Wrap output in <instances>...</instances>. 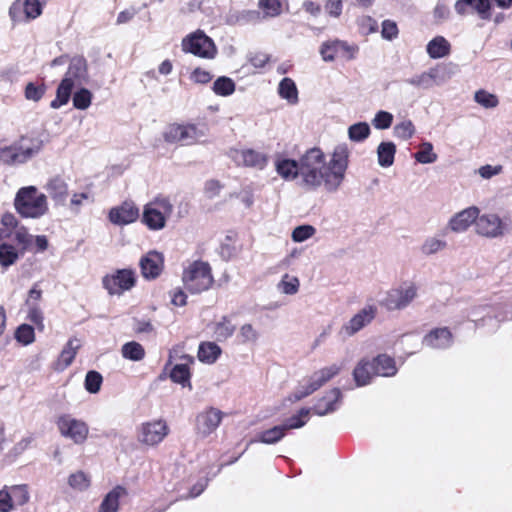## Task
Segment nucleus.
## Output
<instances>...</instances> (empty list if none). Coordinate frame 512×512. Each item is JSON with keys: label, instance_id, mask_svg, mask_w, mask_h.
Returning a JSON list of instances; mask_svg holds the SVG:
<instances>
[{"label": "nucleus", "instance_id": "nucleus-1", "mask_svg": "<svg viewBox=\"0 0 512 512\" xmlns=\"http://www.w3.org/2000/svg\"><path fill=\"white\" fill-rule=\"evenodd\" d=\"M351 150L346 143L336 145L327 158L319 148L307 150L295 161L280 158L275 161L277 173L287 181L301 179V184L311 190L323 186L327 192H336L343 184L349 167Z\"/></svg>", "mask_w": 512, "mask_h": 512}, {"label": "nucleus", "instance_id": "nucleus-2", "mask_svg": "<svg viewBox=\"0 0 512 512\" xmlns=\"http://www.w3.org/2000/svg\"><path fill=\"white\" fill-rule=\"evenodd\" d=\"M87 63L82 57H75L70 61L68 70L56 89V97L51 101L50 107L59 109L66 105L71 97L72 90L87 81Z\"/></svg>", "mask_w": 512, "mask_h": 512}, {"label": "nucleus", "instance_id": "nucleus-3", "mask_svg": "<svg viewBox=\"0 0 512 512\" xmlns=\"http://www.w3.org/2000/svg\"><path fill=\"white\" fill-rule=\"evenodd\" d=\"M14 207L22 217L32 219L41 218L49 210L47 196L35 186L20 188L14 199Z\"/></svg>", "mask_w": 512, "mask_h": 512}, {"label": "nucleus", "instance_id": "nucleus-4", "mask_svg": "<svg viewBox=\"0 0 512 512\" xmlns=\"http://www.w3.org/2000/svg\"><path fill=\"white\" fill-rule=\"evenodd\" d=\"M43 142L35 137H22L10 146L0 148V163L6 165L24 164L42 149Z\"/></svg>", "mask_w": 512, "mask_h": 512}, {"label": "nucleus", "instance_id": "nucleus-5", "mask_svg": "<svg viewBox=\"0 0 512 512\" xmlns=\"http://www.w3.org/2000/svg\"><path fill=\"white\" fill-rule=\"evenodd\" d=\"M207 133L208 127L204 123H174L166 127L163 138L170 144L191 146L202 143Z\"/></svg>", "mask_w": 512, "mask_h": 512}, {"label": "nucleus", "instance_id": "nucleus-6", "mask_svg": "<svg viewBox=\"0 0 512 512\" xmlns=\"http://www.w3.org/2000/svg\"><path fill=\"white\" fill-rule=\"evenodd\" d=\"M511 228L509 215H499L496 212H478L475 233L482 238L498 239L504 237Z\"/></svg>", "mask_w": 512, "mask_h": 512}, {"label": "nucleus", "instance_id": "nucleus-7", "mask_svg": "<svg viewBox=\"0 0 512 512\" xmlns=\"http://www.w3.org/2000/svg\"><path fill=\"white\" fill-rule=\"evenodd\" d=\"M173 212V204L166 197H156L143 207L142 223L149 230L160 231L166 227V222Z\"/></svg>", "mask_w": 512, "mask_h": 512}, {"label": "nucleus", "instance_id": "nucleus-8", "mask_svg": "<svg viewBox=\"0 0 512 512\" xmlns=\"http://www.w3.org/2000/svg\"><path fill=\"white\" fill-rule=\"evenodd\" d=\"M417 296L418 286L412 281H404L387 290L379 304L388 311L404 310Z\"/></svg>", "mask_w": 512, "mask_h": 512}, {"label": "nucleus", "instance_id": "nucleus-9", "mask_svg": "<svg viewBox=\"0 0 512 512\" xmlns=\"http://www.w3.org/2000/svg\"><path fill=\"white\" fill-rule=\"evenodd\" d=\"M183 283L191 293L208 290L213 283L211 268L208 263L196 261L183 273Z\"/></svg>", "mask_w": 512, "mask_h": 512}, {"label": "nucleus", "instance_id": "nucleus-10", "mask_svg": "<svg viewBox=\"0 0 512 512\" xmlns=\"http://www.w3.org/2000/svg\"><path fill=\"white\" fill-rule=\"evenodd\" d=\"M55 424L59 434L76 445H81L88 439L89 426L82 419L71 414H61L56 418Z\"/></svg>", "mask_w": 512, "mask_h": 512}, {"label": "nucleus", "instance_id": "nucleus-11", "mask_svg": "<svg viewBox=\"0 0 512 512\" xmlns=\"http://www.w3.org/2000/svg\"><path fill=\"white\" fill-rule=\"evenodd\" d=\"M170 428L164 419H153L137 427V441L146 447H156L169 435Z\"/></svg>", "mask_w": 512, "mask_h": 512}, {"label": "nucleus", "instance_id": "nucleus-12", "mask_svg": "<svg viewBox=\"0 0 512 512\" xmlns=\"http://www.w3.org/2000/svg\"><path fill=\"white\" fill-rule=\"evenodd\" d=\"M182 50L204 59H213L217 54L214 41L201 30L187 35L182 40Z\"/></svg>", "mask_w": 512, "mask_h": 512}, {"label": "nucleus", "instance_id": "nucleus-13", "mask_svg": "<svg viewBox=\"0 0 512 512\" xmlns=\"http://www.w3.org/2000/svg\"><path fill=\"white\" fill-rule=\"evenodd\" d=\"M42 10L40 0H15L9 7L8 15L13 25L26 24L37 19Z\"/></svg>", "mask_w": 512, "mask_h": 512}, {"label": "nucleus", "instance_id": "nucleus-14", "mask_svg": "<svg viewBox=\"0 0 512 512\" xmlns=\"http://www.w3.org/2000/svg\"><path fill=\"white\" fill-rule=\"evenodd\" d=\"M340 371V368L333 364L331 366L324 367L318 371H315L305 383L299 385V387L294 392V398L296 400H301L313 392L321 388L328 381H330L333 377H335Z\"/></svg>", "mask_w": 512, "mask_h": 512}, {"label": "nucleus", "instance_id": "nucleus-15", "mask_svg": "<svg viewBox=\"0 0 512 512\" xmlns=\"http://www.w3.org/2000/svg\"><path fill=\"white\" fill-rule=\"evenodd\" d=\"M229 158L239 167L263 170L269 162L267 154L251 148H232Z\"/></svg>", "mask_w": 512, "mask_h": 512}, {"label": "nucleus", "instance_id": "nucleus-16", "mask_svg": "<svg viewBox=\"0 0 512 512\" xmlns=\"http://www.w3.org/2000/svg\"><path fill=\"white\" fill-rule=\"evenodd\" d=\"M357 51V46L340 40L326 41L322 43L319 50L325 62H332L338 58L346 61L352 60L356 57Z\"/></svg>", "mask_w": 512, "mask_h": 512}, {"label": "nucleus", "instance_id": "nucleus-17", "mask_svg": "<svg viewBox=\"0 0 512 512\" xmlns=\"http://www.w3.org/2000/svg\"><path fill=\"white\" fill-rule=\"evenodd\" d=\"M135 273L129 269L118 270L103 279V285L111 295H120L135 285Z\"/></svg>", "mask_w": 512, "mask_h": 512}, {"label": "nucleus", "instance_id": "nucleus-18", "mask_svg": "<svg viewBox=\"0 0 512 512\" xmlns=\"http://www.w3.org/2000/svg\"><path fill=\"white\" fill-rule=\"evenodd\" d=\"M223 419V413L214 407H209L196 416L195 431L206 438L216 431Z\"/></svg>", "mask_w": 512, "mask_h": 512}, {"label": "nucleus", "instance_id": "nucleus-19", "mask_svg": "<svg viewBox=\"0 0 512 512\" xmlns=\"http://www.w3.org/2000/svg\"><path fill=\"white\" fill-rule=\"evenodd\" d=\"M377 308L374 305H366L353 315L342 328L341 333L351 337L366 326H368L376 317Z\"/></svg>", "mask_w": 512, "mask_h": 512}, {"label": "nucleus", "instance_id": "nucleus-20", "mask_svg": "<svg viewBox=\"0 0 512 512\" xmlns=\"http://www.w3.org/2000/svg\"><path fill=\"white\" fill-rule=\"evenodd\" d=\"M449 76H446L443 72V68L436 66L424 71L420 74H416L406 80V83L418 89H430L434 85H442L448 80Z\"/></svg>", "mask_w": 512, "mask_h": 512}, {"label": "nucleus", "instance_id": "nucleus-21", "mask_svg": "<svg viewBox=\"0 0 512 512\" xmlns=\"http://www.w3.org/2000/svg\"><path fill=\"white\" fill-rule=\"evenodd\" d=\"M479 207L469 206L455 213L450 217L447 223L448 229L453 233H464L473 224L476 227Z\"/></svg>", "mask_w": 512, "mask_h": 512}, {"label": "nucleus", "instance_id": "nucleus-22", "mask_svg": "<svg viewBox=\"0 0 512 512\" xmlns=\"http://www.w3.org/2000/svg\"><path fill=\"white\" fill-rule=\"evenodd\" d=\"M141 274L145 279L157 278L164 267V257L160 252L149 251L140 260Z\"/></svg>", "mask_w": 512, "mask_h": 512}, {"label": "nucleus", "instance_id": "nucleus-23", "mask_svg": "<svg viewBox=\"0 0 512 512\" xmlns=\"http://www.w3.org/2000/svg\"><path fill=\"white\" fill-rule=\"evenodd\" d=\"M108 217L115 225H128L138 219L139 209L132 202H124L120 206L112 208Z\"/></svg>", "mask_w": 512, "mask_h": 512}, {"label": "nucleus", "instance_id": "nucleus-24", "mask_svg": "<svg viewBox=\"0 0 512 512\" xmlns=\"http://www.w3.org/2000/svg\"><path fill=\"white\" fill-rule=\"evenodd\" d=\"M44 189L54 202L55 206H65L68 198V183L61 176H54L48 179Z\"/></svg>", "mask_w": 512, "mask_h": 512}, {"label": "nucleus", "instance_id": "nucleus-25", "mask_svg": "<svg viewBox=\"0 0 512 512\" xmlns=\"http://www.w3.org/2000/svg\"><path fill=\"white\" fill-rule=\"evenodd\" d=\"M342 400V392L339 388H333L329 390L323 397L317 400L313 406V411L319 416H325L327 414L336 411Z\"/></svg>", "mask_w": 512, "mask_h": 512}, {"label": "nucleus", "instance_id": "nucleus-26", "mask_svg": "<svg viewBox=\"0 0 512 512\" xmlns=\"http://www.w3.org/2000/svg\"><path fill=\"white\" fill-rule=\"evenodd\" d=\"M490 0H458L455 10L461 15L476 13L482 19L490 17Z\"/></svg>", "mask_w": 512, "mask_h": 512}, {"label": "nucleus", "instance_id": "nucleus-27", "mask_svg": "<svg viewBox=\"0 0 512 512\" xmlns=\"http://www.w3.org/2000/svg\"><path fill=\"white\" fill-rule=\"evenodd\" d=\"M423 344L433 349H445L452 344V334L447 328H436L426 334Z\"/></svg>", "mask_w": 512, "mask_h": 512}, {"label": "nucleus", "instance_id": "nucleus-28", "mask_svg": "<svg viewBox=\"0 0 512 512\" xmlns=\"http://www.w3.org/2000/svg\"><path fill=\"white\" fill-rule=\"evenodd\" d=\"M128 495L124 486L117 485L110 490L103 498L99 505L98 512H118L120 507V499Z\"/></svg>", "mask_w": 512, "mask_h": 512}, {"label": "nucleus", "instance_id": "nucleus-29", "mask_svg": "<svg viewBox=\"0 0 512 512\" xmlns=\"http://www.w3.org/2000/svg\"><path fill=\"white\" fill-rule=\"evenodd\" d=\"M80 347L81 341L78 338H70L57 359L56 369L62 371L69 367L75 359Z\"/></svg>", "mask_w": 512, "mask_h": 512}, {"label": "nucleus", "instance_id": "nucleus-30", "mask_svg": "<svg viewBox=\"0 0 512 512\" xmlns=\"http://www.w3.org/2000/svg\"><path fill=\"white\" fill-rule=\"evenodd\" d=\"M372 364L374 373L381 377H393L397 374L398 368L393 357L387 354H380L373 358Z\"/></svg>", "mask_w": 512, "mask_h": 512}, {"label": "nucleus", "instance_id": "nucleus-31", "mask_svg": "<svg viewBox=\"0 0 512 512\" xmlns=\"http://www.w3.org/2000/svg\"><path fill=\"white\" fill-rule=\"evenodd\" d=\"M194 363H174L169 373L170 379L182 387L192 389L190 366Z\"/></svg>", "mask_w": 512, "mask_h": 512}, {"label": "nucleus", "instance_id": "nucleus-32", "mask_svg": "<svg viewBox=\"0 0 512 512\" xmlns=\"http://www.w3.org/2000/svg\"><path fill=\"white\" fill-rule=\"evenodd\" d=\"M450 43L443 36H436L426 46L427 54L432 59L444 58L450 53Z\"/></svg>", "mask_w": 512, "mask_h": 512}, {"label": "nucleus", "instance_id": "nucleus-33", "mask_svg": "<svg viewBox=\"0 0 512 512\" xmlns=\"http://www.w3.org/2000/svg\"><path fill=\"white\" fill-rule=\"evenodd\" d=\"M376 376L372 361L361 360L353 371V377L357 386H365L369 384L372 378Z\"/></svg>", "mask_w": 512, "mask_h": 512}, {"label": "nucleus", "instance_id": "nucleus-34", "mask_svg": "<svg viewBox=\"0 0 512 512\" xmlns=\"http://www.w3.org/2000/svg\"><path fill=\"white\" fill-rule=\"evenodd\" d=\"M377 161L383 168L391 167L394 163L396 145L391 141H383L377 147Z\"/></svg>", "mask_w": 512, "mask_h": 512}, {"label": "nucleus", "instance_id": "nucleus-35", "mask_svg": "<svg viewBox=\"0 0 512 512\" xmlns=\"http://www.w3.org/2000/svg\"><path fill=\"white\" fill-rule=\"evenodd\" d=\"M221 348L214 342H202L198 348V359L205 364H213L221 355Z\"/></svg>", "mask_w": 512, "mask_h": 512}, {"label": "nucleus", "instance_id": "nucleus-36", "mask_svg": "<svg viewBox=\"0 0 512 512\" xmlns=\"http://www.w3.org/2000/svg\"><path fill=\"white\" fill-rule=\"evenodd\" d=\"M278 94L290 105H295L299 101L298 89L291 78L286 77L280 81L278 85Z\"/></svg>", "mask_w": 512, "mask_h": 512}, {"label": "nucleus", "instance_id": "nucleus-37", "mask_svg": "<svg viewBox=\"0 0 512 512\" xmlns=\"http://www.w3.org/2000/svg\"><path fill=\"white\" fill-rule=\"evenodd\" d=\"M262 18L261 12L257 10H242L230 14L228 21L234 24L258 23Z\"/></svg>", "mask_w": 512, "mask_h": 512}, {"label": "nucleus", "instance_id": "nucleus-38", "mask_svg": "<svg viewBox=\"0 0 512 512\" xmlns=\"http://www.w3.org/2000/svg\"><path fill=\"white\" fill-rule=\"evenodd\" d=\"M285 433V427L278 425L259 433L254 440L250 441V443L261 442L264 444H274L280 441L285 436Z\"/></svg>", "mask_w": 512, "mask_h": 512}, {"label": "nucleus", "instance_id": "nucleus-39", "mask_svg": "<svg viewBox=\"0 0 512 512\" xmlns=\"http://www.w3.org/2000/svg\"><path fill=\"white\" fill-rule=\"evenodd\" d=\"M447 247L445 239L438 236H431L424 240L420 247V251L425 256H431L437 254Z\"/></svg>", "mask_w": 512, "mask_h": 512}, {"label": "nucleus", "instance_id": "nucleus-40", "mask_svg": "<svg viewBox=\"0 0 512 512\" xmlns=\"http://www.w3.org/2000/svg\"><path fill=\"white\" fill-rule=\"evenodd\" d=\"M121 354L123 358L137 362L143 360L146 353L144 347L140 343L130 341L122 346Z\"/></svg>", "mask_w": 512, "mask_h": 512}, {"label": "nucleus", "instance_id": "nucleus-41", "mask_svg": "<svg viewBox=\"0 0 512 512\" xmlns=\"http://www.w3.org/2000/svg\"><path fill=\"white\" fill-rule=\"evenodd\" d=\"M68 485L75 491L85 492L91 486V478L84 471H76L69 475Z\"/></svg>", "mask_w": 512, "mask_h": 512}, {"label": "nucleus", "instance_id": "nucleus-42", "mask_svg": "<svg viewBox=\"0 0 512 512\" xmlns=\"http://www.w3.org/2000/svg\"><path fill=\"white\" fill-rule=\"evenodd\" d=\"M93 202V197L89 192H75L71 195L69 202H66L68 210L73 214H78L81 208Z\"/></svg>", "mask_w": 512, "mask_h": 512}, {"label": "nucleus", "instance_id": "nucleus-43", "mask_svg": "<svg viewBox=\"0 0 512 512\" xmlns=\"http://www.w3.org/2000/svg\"><path fill=\"white\" fill-rule=\"evenodd\" d=\"M348 138L352 142H363L371 133L370 126L367 122H358L348 127Z\"/></svg>", "mask_w": 512, "mask_h": 512}, {"label": "nucleus", "instance_id": "nucleus-44", "mask_svg": "<svg viewBox=\"0 0 512 512\" xmlns=\"http://www.w3.org/2000/svg\"><path fill=\"white\" fill-rule=\"evenodd\" d=\"M212 89L216 95L227 97L234 93L235 83L231 78L221 76L215 80Z\"/></svg>", "mask_w": 512, "mask_h": 512}, {"label": "nucleus", "instance_id": "nucleus-45", "mask_svg": "<svg viewBox=\"0 0 512 512\" xmlns=\"http://www.w3.org/2000/svg\"><path fill=\"white\" fill-rule=\"evenodd\" d=\"M300 281L296 276L284 274L277 284L278 290L286 295H294L299 291Z\"/></svg>", "mask_w": 512, "mask_h": 512}, {"label": "nucleus", "instance_id": "nucleus-46", "mask_svg": "<svg viewBox=\"0 0 512 512\" xmlns=\"http://www.w3.org/2000/svg\"><path fill=\"white\" fill-rule=\"evenodd\" d=\"M415 159L421 164H431L437 161L438 155L433 150L430 142H423L419 147V151L414 155Z\"/></svg>", "mask_w": 512, "mask_h": 512}, {"label": "nucleus", "instance_id": "nucleus-47", "mask_svg": "<svg viewBox=\"0 0 512 512\" xmlns=\"http://www.w3.org/2000/svg\"><path fill=\"white\" fill-rule=\"evenodd\" d=\"M259 8L263 11L262 18H274L282 13L280 0H259Z\"/></svg>", "mask_w": 512, "mask_h": 512}, {"label": "nucleus", "instance_id": "nucleus-48", "mask_svg": "<svg viewBox=\"0 0 512 512\" xmlns=\"http://www.w3.org/2000/svg\"><path fill=\"white\" fill-rule=\"evenodd\" d=\"M93 99V94L86 88L78 89L72 98L74 108L78 110H87Z\"/></svg>", "mask_w": 512, "mask_h": 512}, {"label": "nucleus", "instance_id": "nucleus-49", "mask_svg": "<svg viewBox=\"0 0 512 512\" xmlns=\"http://www.w3.org/2000/svg\"><path fill=\"white\" fill-rule=\"evenodd\" d=\"M194 363V357L187 354L184 350V346L181 344L173 346L169 351V359L168 365H172L174 363Z\"/></svg>", "mask_w": 512, "mask_h": 512}, {"label": "nucleus", "instance_id": "nucleus-50", "mask_svg": "<svg viewBox=\"0 0 512 512\" xmlns=\"http://www.w3.org/2000/svg\"><path fill=\"white\" fill-rule=\"evenodd\" d=\"M46 92L45 84L29 82L24 89V97L27 101L39 102Z\"/></svg>", "mask_w": 512, "mask_h": 512}, {"label": "nucleus", "instance_id": "nucleus-51", "mask_svg": "<svg viewBox=\"0 0 512 512\" xmlns=\"http://www.w3.org/2000/svg\"><path fill=\"white\" fill-rule=\"evenodd\" d=\"M8 489L11 494L13 505L16 504L22 506L29 502L30 495L27 485H13L9 486Z\"/></svg>", "mask_w": 512, "mask_h": 512}, {"label": "nucleus", "instance_id": "nucleus-52", "mask_svg": "<svg viewBox=\"0 0 512 512\" xmlns=\"http://www.w3.org/2000/svg\"><path fill=\"white\" fill-rule=\"evenodd\" d=\"M474 100L477 104H479L480 106H482L486 109L495 108L499 104L498 97L495 94L490 93L483 89H480L475 92Z\"/></svg>", "mask_w": 512, "mask_h": 512}, {"label": "nucleus", "instance_id": "nucleus-53", "mask_svg": "<svg viewBox=\"0 0 512 512\" xmlns=\"http://www.w3.org/2000/svg\"><path fill=\"white\" fill-rule=\"evenodd\" d=\"M310 409L302 408L296 415L288 418L282 426L285 427V431L289 429H297L303 427L309 417Z\"/></svg>", "mask_w": 512, "mask_h": 512}, {"label": "nucleus", "instance_id": "nucleus-54", "mask_svg": "<svg viewBox=\"0 0 512 512\" xmlns=\"http://www.w3.org/2000/svg\"><path fill=\"white\" fill-rule=\"evenodd\" d=\"M415 126L411 120H403L399 123H397L393 128L394 136L402 139V140H408L413 137L415 134Z\"/></svg>", "mask_w": 512, "mask_h": 512}, {"label": "nucleus", "instance_id": "nucleus-55", "mask_svg": "<svg viewBox=\"0 0 512 512\" xmlns=\"http://www.w3.org/2000/svg\"><path fill=\"white\" fill-rule=\"evenodd\" d=\"M18 259V252L16 248L10 244L0 245V265L8 267L16 262Z\"/></svg>", "mask_w": 512, "mask_h": 512}, {"label": "nucleus", "instance_id": "nucleus-56", "mask_svg": "<svg viewBox=\"0 0 512 512\" xmlns=\"http://www.w3.org/2000/svg\"><path fill=\"white\" fill-rule=\"evenodd\" d=\"M235 331V326L228 318L224 317L215 324L214 333L219 340H226Z\"/></svg>", "mask_w": 512, "mask_h": 512}, {"label": "nucleus", "instance_id": "nucleus-57", "mask_svg": "<svg viewBox=\"0 0 512 512\" xmlns=\"http://www.w3.org/2000/svg\"><path fill=\"white\" fill-rule=\"evenodd\" d=\"M102 382L103 378L101 374L92 370L86 374L84 386L89 393L96 394L100 391Z\"/></svg>", "mask_w": 512, "mask_h": 512}, {"label": "nucleus", "instance_id": "nucleus-58", "mask_svg": "<svg viewBox=\"0 0 512 512\" xmlns=\"http://www.w3.org/2000/svg\"><path fill=\"white\" fill-rule=\"evenodd\" d=\"M15 338L23 345L33 343L35 341L34 328L28 324L20 325L15 332Z\"/></svg>", "mask_w": 512, "mask_h": 512}, {"label": "nucleus", "instance_id": "nucleus-59", "mask_svg": "<svg viewBox=\"0 0 512 512\" xmlns=\"http://www.w3.org/2000/svg\"><path fill=\"white\" fill-rule=\"evenodd\" d=\"M316 233V229L312 225H300L293 229L291 238L296 243H301Z\"/></svg>", "mask_w": 512, "mask_h": 512}, {"label": "nucleus", "instance_id": "nucleus-60", "mask_svg": "<svg viewBox=\"0 0 512 512\" xmlns=\"http://www.w3.org/2000/svg\"><path fill=\"white\" fill-rule=\"evenodd\" d=\"M26 308L27 319L34 323L40 331L44 330V315L41 305H27Z\"/></svg>", "mask_w": 512, "mask_h": 512}, {"label": "nucleus", "instance_id": "nucleus-61", "mask_svg": "<svg viewBox=\"0 0 512 512\" xmlns=\"http://www.w3.org/2000/svg\"><path fill=\"white\" fill-rule=\"evenodd\" d=\"M238 338L243 344H254L259 338V333L251 324H244L239 330Z\"/></svg>", "mask_w": 512, "mask_h": 512}, {"label": "nucleus", "instance_id": "nucleus-62", "mask_svg": "<svg viewBox=\"0 0 512 512\" xmlns=\"http://www.w3.org/2000/svg\"><path fill=\"white\" fill-rule=\"evenodd\" d=\"M393 122V115L390 112L380 110L372 119V125L379 130L390 128Z\"/></svg>", "mask_w": 512, "mask_h": 512}, {"label": "nucleus", "instance_id": "nucleus-63", "mask_svg": "<svg viewBox=\"0 0 512 512\" xmlns=\"http://www.w3.org/2000/svg\"><path fill=\"white\" fill-rule=\"evenodd\" d=\"M503 167L501 165H483L478 168L477 174L485 180L491 179L502 173Z\"/></svg>", "mask_w": 512, "mask_h": 512}, {"label": "nucleus", "instance_id": "nucleus-64", "mask_svg": "<svg viewBox=\"0 0 512 512\" xmlns=\"http://www.w3.org/2000/svg\"><path fill=\"white\" fill-rule=\"evenodd\" d=\"M381 35L386 40H393L398 35V27L394 21L384 20L382 22Z\"/></svg>", "mask_w": 512, "mask_h": 512}]
</instances>
